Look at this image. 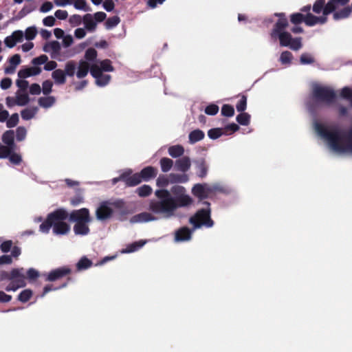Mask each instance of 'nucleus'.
I'll return each instance as SVG.
<instances>
[{"label":"nucleus","instance_id":"obj_1","mask_svg":"<svg viewBox=\"0 0 352 352\" xmlns=\"http://www.w3.org/2000/svg\"><path fill=\"white\" fill-rule=\"evenodd\" d=\"M156 199L149 201L148 210L135 214L130 219L131 223L154 221L159 218L170 219L176 215L178 208H187L192 204V197L182 186H174L170 191L158 189L155 191Z\"/></svg>","mask_w":352,"mask_h":352},{"label":"nucleus","instance_id":"obj_2","mask_svg":"<svg viewBox=\"0 0 352 352\" xmlns=\"http://www.w3.org/2000/svg\"><path fill=\"white\" fill-rule=\"evenodd\" d=\"M204 204H206V207L199 210L196 214L189 219V222L193 226V229L190 230L187 227H183L179 229L175 232V241L182 242L189 241L191 239L192 233L195 229L199 228L203 226L207 228L213 226V221L210 219V204L208 202H204Z\"/></svg>","mask_w":352,"mask_h":352},{"label":"nucleus","instance_id":"obj_3","mask_svg":"<svg viewBox=\"0 0 352 352\" xmlns=\"http://www.w3.org/2000/svg\"><path fill=\"white\" fill-rule=\"evenodd\" d=\"M349 0H329L325 4V0H316L313 6V11L316 14L322 13L321 16H316L311 13L305 15V23L308 26L324 24L327 21V16L333 12L340 6H344Z\"/></svg>","mask_w":352,"mask_h":352},{"label":"nucleus","instance_id":"obj_4","mask_svg":"<svg viewBox=\"0 0 352 352\" xmlns=\"http://www.w3.org/2000/svg\"><path fill=\"white\" fill-rule=\"evenodd\" d=\"M276 15L278 16L279 19L270 33L271 39L274 41L278 39L280 46L289 47L296 51L300 50L302 47L301 38H293L292 35L285 31L288 21L284 14H276Z\"/></svg>","mask_w":352,"mask_h":352},{"label":"nucleus","instance_id":"obj_5","mask_svg":"<svg viewBox=\"0 0 352 352\" xmlns=\"http://www.w3.org/2000/svg\"><path fill=\"white\" fill-rule=\"evenodd\" d=\"M126 214L125 204L121 199L102 201L96 210V218L100 221L111 219L113 214L123 216Z\"/></svg>","mask_w":352,"mask_h":352},{"label":"nucleus","instance_id":"obj_6","mask_svg":"<svg viewBox=\"0 0 352 352\" xmlns=\"http://www.w3.org/2000/svg\"><path fill=\"white\" fill-rule=\"evenodd\" d=\"M98 53L94 48H89L85 54V59H81L77 63L76 77L79 79L84 78L91 70L92 66L98 60Z\"/></svg>","mask_w":352,"mask_h":352},{"label":"nucleus","instance_id":"obj_7","mask_svg":"<svg viewBox=\"0 0 352 352\" xmlns=\"http://www.w3.org/2000/svg\"><path fill=\"white\" fill-rule=\"evenodd\" d=\"M313 99L317 103L331 104L336 98L334 89L330 87L315 84L312 87Z\"/></svg>","mask_w":352,"mask_h":352},{"label":"nucleus","instance_id":"obj_8","mask_svg":"<svg viewBox=\"0 0 352 352\" xmlns=\"http://www.w3.org/2000/svg\"><path fill=\"white\" fill-rule=\"evenodd\" d=\"M77 63L74 60H69L65 65V69H57L52 72V78L57 85H64L66 77L76 76Z\"/></svg>","mask_w":352,"mask_h":352},{"label":"nucleus","instance_id":"obj_9","mask_svg":"<svg viewBox=\"0 0 352 352\" xmlns=\"http://www.w3.org/2000/svg\"><path fill=\"white\" fill-rule=\"evenodd\" d=\"M67 217V210L63 208L58 209L47 215V219L40 225V231L43 233H48L52 227L53 228L56 224L65 221Z\"/></svg>","mask_w":352,"mask_h":352},{"label":"nucleus","instance_id":"obj_10","mask_svg":"<svg viewBox=\"0 0 352 352\" xmlns=\"http://www.w3.org/2000/svg\"><path fill=\"white\" fill-rule=\"evenodd\" d=\"M26 285L25 276L23 268L12 270V276L10 283L6 287L7 292H15L18 289Z\"/></svg>","mask_w":352,"mask_h":352},{"label":"nucleus","instance_id":"obj_11","mask_svg":"<svg viewBox=\"0 0 352 352\" xmlns=\"http://www.w3.org/2000/svg\"><path fill=\"white\" fill-rule=\"evenodd\" d=\"M219 190L217 186L210 187L207 184H195L192 188V193L199 199H205L209 195L214 191Z\"/></svg>","mask_w":352,"mask_h":352},{"label":"nucleus","instance_id":"obj_12","mask_svg":"<svg viewBox=\"0 0 352 352\" xmlns=\"http://www.w3.org/2000/svg\"><path fill=\"white\" fill-rule=\"evenodd\" d=\"M69 219L76 223L91 222V218L87 208H81L72 211L69 214Z\"/></svg>","mask_w":352,"mask_h":352},{"label":"nucleus","instance_id":"obj_13","mask_svg":"<svg viewBox=\"0 0 352 352\" xmlns=\"http://www.w3.org/2000/svg\"><path fill=\"white\" fill-rule=\"evenodd\" d=\"M90 73L96 79V83L99 87H104L107 85L111 80V76L109 74L100 72L96 67H92Z\"/></svg>","mask_w":352,"mask_h":352},{"label":"nucleus","instance_id":"obj_14","mask_svg":"<svg viewBox=\"0 0 352 352\" xmlns=\"http://www.w3.org/2000/svg\"><path fill=\"white\" fill-rule=\"evenodd\" d=\"M24 34L21 30L14 31L11 35L8 36L4 39V43L8 48L14 47L17 43L21 42L23 39Z\"/></svg>","mask_w":352,"mask_h":352},{"label":"nucleus","instance_id":"obj_15","mask_svg":"<svg viewBox=\"0 0 352 352\" xmlns=\"http://www.w3.org/2000/svg\"><path fill=\"white\" fill-rule=\"evenodd\" d=\"M71 270L68 267H62L51 271L47 276V280L49 281H54L60 278L65 276L69 274Z\"/></svg>","mask_w":352,"mask_h":352},{"label":"nucleus","instance_id":"obj_16","mask_svg":"<svg viewBox=\"0 0 352 352\" xmlns=\"http://www.w3.org/2000/svg\"><path fill=\"white\" fill-rule=\"evenodd\" d=\"M60 50V46L59 43L57 41L49 43L46 44L43 47V50L45 52L50 53L52 58H55L58 60L59 61H61L62 59L58 58Z\"/></svg>","mask_w":352,"mask_h":352},{"label":"nucleus","instance_id":"obj_17","mask_svg":"<svg viewBox=\"0 0 352 352\" xmlns=\"http://www.w3.org/2000/svg\"><path fill=\"white\" fill-rule=\"evenodd\" d=\"M194 163L197 170V175L201 178L206 177L208 170V165L206 160L204 158H200L195 160Z\"/></svg>","mask_w":352,"mask_h":352},{"label":"nucleus","instance_id":"obj_18","mask_svg":"<svg viewBox=\"0 0 352 352\" xmlns=\"http://www.w3.org/2000/svg\"><path fill=\"white\" fill-rule=\"evenodd\" d=\"M191 166V161L188 157H183L175 162V167L177 170L181 172L188 171Z\"/></svg>","mask_w":352,"mask_h":352},{"label":"nucleus","instance_id":"obj_19","mask_svg":"<svg viewBox=\"0 0 352 352\" xmlns=\"http://www.w3.org/2000/svg\"><path fill=\"white\" fill-rule=\"evenodd\" d=\"M82 21L86 30L90 32H93L96 30L97 23L94 20V16H92V14H85L82 18Z\"/></svg>","mask_w":352,"mask_h":352},{"label":"nucleus","instance_id":"obj_20","mask_svg":"<svg viewBox=\"0 0 352 352\" xmlns=\"http://www.w3.org/2000/svg\"><path fill=\"white\" fill-rule=\"evenodd\" d=\"M98 67L100 72H110L114 70L113 67L111 65V61L109 59H104L102 60H98L92 67Z\"/></svg>","mask_w":352,"mask_h":352},{"label":"nucleus","instance_id":"obj_21","mask_svg":"<svg viewBox=\"0 0 352 352\" xmlns=\"http://www.w3.org/2000/svg\"><path fill=\"white\" fill-rule=\"evenodd\" d=\"M143 181H148L152 178L156 177L157 174V170L156 168L153 166H147L143 168L140 173Z\"/></svg>","mask_w":352,"mask_h":352},{"label":"nucleus","instance_id":"obj_22","mask_svg":"<svg viewBox=\"0 0 352 352\" xmlns=\"http://www.w3.org/2000/svg\"><path fill=\"white\" fill-rule=\"evenodd\" d=\"M10 66L5 68L4 72L7 74H13L17 65L21 63V56L14 54L9 59Z\"/></svg>","mask_w":352,"mask_h":352},{"label":"nucleus","instance_id":"obj_23","mask_svg":"<svg viewBox=\"0 0 352 352\" xmlns=\"http://www.w3.org/2000/svg\"><path fill=\"white\" fill-rule=\"evenodd\" d=\"M89 222H78L74 226V232L76 235H87L89 232Z\"/></svg>","mask_w":352,"mask_h":352},{"label":"nucleus","instance_id":"obj_24","mask_svg":"<svg viewBox=\"0 0 352 352\" xmlns=\"http://www.w3.org/2000/svg\"><path fill=\"white\" fill-rule=\"evenodd\" d=\"M16 105L25 106L29 102V96L27 91L23 90H18L16 93Z\"/></svg>","mask_w":352,"mask_h":352},{"label":"nucleus","instance_id":"obj_25","mask_svg":"<svg viewBox=\"0 0 352 352\" xmlns=\"http://www.w3.org/2000/svg\"><path fill=\"white\" fill-rule=\"evenodd\" d=\"M69 230V226L65 221H63L58 225L56 224L52 231L56 235H63L67 234Z\"/></svg>","mask_w":352,"mask_h":352},{"label":"nucleus","instance_id":"obj_26","mask_svg":"<svg viewBox=\"0 0 352 352\" xmlns=\"http://www.w3.org/2000/svg\"><path fill=\"white\" fill-rule=\"evenodd\" d=\"M56 102V98L52 96H47L45 97H41L38 100V104L45 109H48L52 107Z\"/></svg>","mask_w":352,"mask_h":352},{"label":"nucleus","instance_id":"obj_27","mask_svg":"<svg viewBox=\"0 0 352 352\" xmlns=\"http://www.w3.org/2000/svg\"><path fill=\"white\" fill-rule=\"evenodd\" d=\"M14 133L12 130L6 131L2 135V141L9 147L14 148L15 144L14 142Z\"/></svg>","mask_w":352,"mask_h":352},{"label":"nucleus","instance_id":"obj_28","mask_svg":"<svg viewBox=\"0 0 352 352\" xmlns=\"http://www.w3.org/2000/svg\"><path fill=\"white\" fill-rule=\"evenodd\" d=\"M140 173H135L130 177L125 175V184L128 186H134L142 182Z\"/></svg>","mask_w":352,"mask_h":352},{"label":"nucleus","instance_id":"obj_29","mask_svg":"<svg viewBox=\"0 0 352 352\" xmlns=\"http://www.w3.org/2000/svg\"><path fill=\"white\" fill-rule=\"evenodd\" d=\"M168 152L170 156L177 158L182 156L184 153V148L182 145L177 144L168 148Z\"/></svg>","mask_w":352,"mask_h":352},{"label":"nucleus","instance_id":"obj_30","mask_svg":"<svg viewBox=\"0 0 352 352\" xmlns=\"http://www.w3.org/2000/svg\"><path fill=\"white\" fill-rule=\"evenodd\" d=\"M146 241L140 240L139 241H135L128 245L125 249L122 250V253H131L135 252L143 247Z\"/></svg>","mask_w":352,"mask_h":352},{"label":"nucleus","instance_id":"obj_31","mask_svg":"<svg viewBox=\"0 0 352 352\" xmlns=\"http://www.w3.org/2000/svg\"><path fill=\"white\" fill-rule=\"evenodd\" d=\"M204 133L199 129H196L189 133L188 138L190 144H195L204 138Z\"/></svg>","mask_w":352,"mask_h":352},{"label":"nucleus","instance_id":"obj_32","mask_svg":"<svg viewBox=\"0 0 352 352\" xmlns=\"http://www.w3.org/2000/svg\"><path fill=\"white\" fill-rule=\"evenodd\" d=\"M38 111L37 107L26 108L21 111V118L25 120H29L33 118Z\"/></svg>","mask_w":352,"mask_h":352},{"label":"nucleus","instance_id":"obj_33","mask_svg":"<svg viewBox=\"0 0 352 352\" xmlns=\"http://www.w3.org/2000/svg\"><path fill=\"white\" fill-rule=\"evenodd\" d=\"M160 164L162 171L167 173L172 168L173 161L168 157H162L160 161Z\"/></svg>","mask_w":352,"mask_h":352},{"label":"nucleus","instance_id":"obj_34","mask_svg":"<svg viewBox=\"0 0 352 352\" xmlns=\"http://www.w3.org/2000/svg\"><path fill=\"white\" fill-rule=\"evenodd\" d=\"M351 12V9L349 7H346L340 11L333 12V19L335 20H340L347 18Z\"/></svg>","mask_w":352,"mask_h":352},{"label":"nucleus","instance_id":"obj_35","mask_svg":"<svg viewBox=\"0 0 352 352\" xmlns=\"http://www.w3.org/2000/svg\"><path fill=\"white\" fill-rule=\"evenodd\" d=\"M153 189L149 185H143L136 189V192L141 197L149 196L152 193Z\"/></svg>","mask_w":352,"mask_h":352},{"label":"nucleus","instance_id":"obj_36","mask_svg":"<svg viewBox=\"0 0 352 352\" xmlns=\"http://www.w3.org/2000/svg\"><path fill=\"white\" fill-rule=\"evenodd\" d=\"M92 265V262L86 257H82L76 264L78 271L88 269Z\"/></svg>","mask_w":352,"mask_h":352},{"label":"nucleus","instance_id":"obj_37","mask_svg":"<svg viewBox=\"0 0 352 352\" xmlns=\"http://www.w3.org/2000/svg\"><path fill=\"white\" fill-rule=\"evenodd\" d=\"M236 119L240 124L247 126L250 121V115L248 113L241 112V113L236 116Z\"/></svg>","mask_w":352,"mask_h":352},{"label":"nucleus","instance_id":"obj_38","mask_svg":"<svg viewBox=\"0 0 352 352\" xmlns=\"http://www.w3.org/2000/svg\"><path fill=\"white\" fill-rule=\"evenodd\" d=\"M292 59V54L288 51H285L280 54L279 60L282 65H289Z\"/></svg>","mask_w":352,"mask_h":352},{"label":"nucleus","instance_id":"obj_39","mask_svg":"<svg viewBox=\"0 0 352 352\" xmlns=\"http://www.w3.org/2000/svg\"><path fill=\"white\" fill-rule=\"evenodd\" d=\"M225 134L223 129L221 128H215L210 129L208 132V135L210 139L215 140Z\"/></svg>","mask_w":352,"mask_h":352},{"label":"nucleus","instance_id":"obj_40","mask_svg":"<svg viewBox=\"0 0 352 352\" xmlns=\"http://www.w3.org/2000/svg\"><path fill=\"white\" fill-rule=\"evenodd\" d=\"M23 34L25 39H27L28 41H31L36 37L37 34V30L36 28L34 26L29 27L25 30V33L23 32Z\"/></svg>","mask_w":352,"mask_h":352},{"label":"nucleus","instance_id":"obj_41","mask_svg":"<svg viewBox=\"0 0 352 352\" xmlns=\"http://www.w3.org/2000/svg\"><path fill=\"white\" fill-rule=\"evenodd\" d=\"M74 7L76 10H83L85 12H89L91 10L90 8L87 6L85 0H76L74 3Z\"/></svg>","mask_w":352,"mask_h":352},{"label":"nucleus","instance_id":"obj_42","mask_svg":"<svg viewBox=\"0 0 352 352\" xmlns=\"http://www.w3.org/2000/svg\"><path fill=\"white\" fill-rule=\"evenodd\" d=\"M120 21V18L118 16L110 17L107 20L105 23L106 28L107 29H112L113 28L117 26Z\"/></svg>","mask_w":352,"mask_h":352},{"label":"nucleus","instance_id":"obj_43","mask_svg":"<svg viewBox=\"0 0 352 352\" xmlns=\"http://www.w3.org/2000/svg\"><path fill=\"white\" fill-rule=\"evenodd\" d=\"M14 148H11V147H9L8 145L6 144V146L4 145H2L1 143H0V158L1 159H5V158H7L11 151L13 150Z\"/></svg>","mask_w":352,"mask_h":352},{"label":"nucleus","instance_id":"obj_44","mask_svg":"<svg viewBox=\"0 0 352 352\" xmlns=\"http://www.w3.org/2000/svg\"><path fill=\"white\" fill-rule=\"evenodd\" d=\"M27 134V130L23 126H19L16 129V139L17 141H23L25 140Z\"/></svg>","mask_w":352,"mask_h":352},{"label":"nucleus","instance_id":"obj_45","mask_svg":"<svg viewBox=\"0 0 352 352\" xmlns=\"http://www.w3.org/2000/svg\"><path fill=\"white\" fill-rule=\"evenodd\" d=\"M32 295V292L31 290L25 289L19 294V295L18 296V299H19V300H20L22 302H25L30 300Z\"/></svg>","mask_w":352,"mask_h":352},{"label":"nucleus","instance_id":"obj_46","mask_svg":"<svg viewBox=\"0 0 352 352\" xmlns=\"http://www.w3.org/2000/svg\"><path fill=\"white\" fill-rule=\"evenodd\" d=\"M19 122V115L18 113H13L10 118H8L6 120V125L8 128H12L15 126Z\"/></svg>","mask_w":352,"mask_h":352},{"label":"nucleus","instance_id":"obj_47","mask_svg":"<svg viewBox=\"0 0 352 352\" xmlns=\"http://www.w3.org/2000/svg\"><path fill=\"white\" fill-rule=\"evenodd\" d=\"M221 113L226 117H232L234 113V109L232 106L224 104L221 108Z\"/></svg>","mask_w":352,"mask_h":352},{"label":"nucleus","instance_id":"obj_48","mask_svg":"<svg viewBox=\"0 0 352 352\" xmlns=\"http://www.w3.org/2000/svg\"><path fill=\"white\" fill-rule=\"evenodd\" d=\"M47 60H48V57L45 54H42L38 57L33 58L32 60V63L34 66L41 65L45 64V63H47Z\"/></svg>","mask_w":352,"mask_h":352},{"label":"nucleus","instance_id":"obj_49","mask_svg":"<svg viewBox=\"0 0 352 352\" xmlns=\"http://www.w3.org/2000/svg\"><path fill=\"white\" fill-rule=\"evenodd\" d=\"M53 83L51 80H45L42 84V92L45 95H48L52 91Z\"/></svg>","mask_w":352,"mask_h":352},{"label":"nucleus","instance_id":"obj_50","mask_svg":"<svg viewBox=\"0 0 352 352\" xmlns=\"http://www.w3.org/2000/svg\"><path fill=\"white\" fill-rule=\"evenodd\" d=\"M342 98L349 100L352 105V88L345 87L341 91Z\"/></svg>","mask_w":352,"mask_h":352},{"label":"nucleus","instance_id":"obj_51","mask_svg":"<svg viewBox=\"0 0 352 352\" xmlns=\"http://www.w3.org/2000/svg\"><path fill=\"white\" fill-rule=\"evenodd\" d=\"M300 61L302 65L311 64L314 63V58L310 54L305 53L300 56Z\"/></svg>","mask_w":352,"mask_h":352},{"label":"nucleus","instance_id":"obj_52","mask_svg":"<svg viewBox=\"0 0 352 352\" xmlns=\"http://www.w3.org/2000/svg\"><path fill=\"white\" fill-rule=\"evenodd\" d=\"M169 184L168 177L165 175H160L156 180V184L160 188H165Z\"/></svg>","mask_w":352,"mask_h":352},{"label":"nucleus","instance_id":"obj_53","mask_svg":"<svg viewBox=\"0 0 352 352\" xmlns=\"http://www.w3.org/2000/svg\"><path fill=\"white\" fill-rule=\"evenodd\" d=\"M247 107V98L245 96H242L240 100L236 105V110L239 112H243L246 109Z\"/></svg>","mask_w":352,"mask_h":352},{"label":"nucleus","instance_id":"obj_54","mask_svg":"<svg viewBox=\"0 0 352 352\" xmlns=\"http://www.w3.org/2000/svg\"><path fill=\"white\" fill-rule=\"evenodd\" d=\"M305 16L300 13H294L291 16V22L294 24L300 23L302 21L305 22Z\"/></svg>","mask_w":352,"mask_h":352},{"label":"nucleus","instance_id":"obj_55","mask_svg":"<svg viewBox=\"0 0 352 352\" xmlns=\"http://www.w3.org/2000/svg\"><path fill=\"white\" fill-rule=\"evenodd\" d=\"M9 159V161L15 165L19 164L22 162V157L21 155L18 153H11L10 155L7 157Z\"/></svg>","mask_w":352,"mask_h":352},{"label":"nucleus","instance_id":"obj_56","mask_svg":"<svg viewBox=\"0 0 352 352\" xmlns=\"http://www.w3.org/2000/svg\"><path fill=\"white\" fill-rule=\"evenodd\" d=\"M218 111L219 107L214 104L208 105L205 109V113L210 116H214L218 113Z\"/></svg>","mask_w":352,"mask_h":352},{"label":"nucleus","instance_id":"obj_57","mask_svg":"<svg viewBox=\"0 0 352 352\" xmlns=\"http://www.w3.org/2000/svg\"><path fill=\"white\" fill-rule=\"evenodd\" d=\"M170 177L173 179V182L184 183L188 181V177L186 175H178L176 174H170Z\"/></svg>","mask_w":352,"mask_h":352},{"label":"nucleus","instance_id":"obj_58","mask_svg":"<svg viewBox=\"0 0 352 352\" xmlns=\"http://www.w3.org/2000/svg\"><path fill=\"white\" fill-rule=\"evenodd\" d=\"M53 4L50 1H45L42 4V6L39 8V11L43 13H46L50 12L53 8Z\"/></svg>","mask_w":352,"mask_h":352},{"label":"nucleus","instance_id":"obj_59","mask_svg":"<svg viewBox=\"0 0 352 352\" xmlns=\"http://www.w3.org/2000/svg\"><path fill=\"white\" fill-rule=\"evenodd\" d=\"M62 38L63 45L65 47L71 46L74 43L73 36L70 34L64 35Z\"/></svg>","mask_w":352,"mask_h":352},{"label":"nucleus","instance_id":"obj_60","mask_svg":"<svg viewBox=\"0 0 352 352\" xmlns=\"http://www.w3.org/2000/svg\"><path fill=\"white\" fill-rule=\"evenodd\" d=\"M58 66V64L56 61L54 60H47V63H45L44 65V69L45 71H54L55 69H57L56 67Z\"/></svg>","mask_w":352,"mask_h":352},{"label":"nucleus","instance_id":"obj_61","mask_svg":"<svg viewBox=\"0 0 352 352\" xmlns=\"http://www.w3.org/2000/svg\"><path fill=\"white\" fill-rule=\"evenodd\" d=\"M86 29L85 28H78L74 31V36L78 39L83 38L86 36Z\"/></svg>","mask_w":352,"mask_h":352},{"label":"nucleus","instance_id":"obj_62","mask_svg":"<svg viewBox=\"0 0 352 352\" xmlns=\"http://www.w3.org/2000/svg\"><path fill=\"white\" fill-rule=\"evenodd\" d=\"M16 85L19 87V90H23L27 91V89L28 87L29 83L27 80L23 78H21L16 80Z\"/></svg>","mask_w":352,"mask_h":352},{"label":"nucleus","instance_id":"obj_63","mask_svg":"<svg viewBox=\"0 0 352 352\" xmlns=\"http://www.w3.org/2000/svg\"><path fill=\"white\" fill-rule=\"evenodd\" d=\"M55 18L53 16H47L43 19V23L45 26L52 27L55 24Z\"/></svg>","mask_w":352,"mask_h":352},{"label":"nucleus","instance_id":"obj_64","mask_svg":"<svg viewBox=\"0 0 352 352\" xmlns=\"http://www.w3.org/2000/svg\"><path fill=\"white\" fill-rule=\"evenodd\" d=\"M55 16L60 20H65L68 16V13L66 10H58L55 12Z\"/></svg>","mask_w":352,"mask_h":352}]
</instances>
